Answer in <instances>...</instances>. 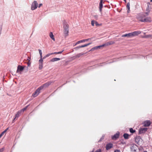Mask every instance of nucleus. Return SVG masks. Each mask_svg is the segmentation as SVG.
Wrapping results in <instances>:
<instances>
[{"instance_id":"6","label":"nucleus","mask_w":152,"mask_h":152,"mask_svg":"<svg viewBox=\"0 0 152 152\" xmlns=\"http://www.w3.org/2000/svg\"><path fill=\"white\" fill-rule=\"evenodd\" d=\"M120 134V132L118 131L114 135L111 136V138L113 140H116L119 137Z\"/></svg>"},{"instance_id":"59","label":"nucleus","mask_w":152,"mask_h":152,"mask_svg":"<svg viewBox=\"0 0 152 152\" xmlns=\"http://www.w3.org/2000/svg\"><path fill=\"white\" fill-rule=\"evenodd\" d=\"M55 52H53L51 53H49V54H50V56L51 55H53V54H56Z\"/></svg>"},{"instance_id":"16","label":"nucleus","mask_w":152,"mask_h":152,"mask_svg":"<svg viewBox=\"0 0 152 152\" xmlns=\"http://www.w3.org/2000/svg\"><path fill=\"white\" fill-rule=\"evenodd\" d=\"M23 113L20 110L18 111L17 113L16 114H15L14 116L15 118H18L19 117L20 115Z\"/></svg>"},{"instance_id":"23","label":"nucleus","mask_w":152,"mask_h":152,"mask_svg":"<svg viewBox=\"0 0 152 152\" xmlns=\"http://www.w3.org/2000/svg\"><path fill=\"white\" fill-rule=\"evenodd\" d=\"M29 105H30V104H29L28 105L26 106L25 107L23 108L22 109H21V110H20L23 113V112L27 109V108L28 107Z\"/></svg>"},{"instance_id":"58","label":"nucleus","mask_w":152,"mask_h":152,"mask_svg":"<svg viewBox=\"0 0 152 152\" xmlns=\"http://www.w3.org/2000/svg\"><path fill=\"white\" fill-rule=\"evenodd\" d=\"M27 59L28 61H30V60L31 59V58L30 57H29L28 56V58Z\"/></svg>"},{"instance_id":"57","label":"nucleus","mask_w":152,"mask_h":152,"mask_svg":"<svg viewBox=\"0 0 152 152\" xmlns=\"http://www.w3.org/2000/svg\"><path fill=\"white\" fill-rule=\"evenodd\" d=\"M42 5H43L42 4V3L39 4V5H38V7L39 8H40L41 6H42Z\"/></svg>"},{"instance_id":"60","label":"nucleus","mask_w":152,"mask_h":152,"mask_svg":"<svg viewBox=\"0 0 152 152\" xmlns=\"http://www.w3.org/2000/svg\"><path fill=\"white\" fill-rule=\"evenodd\" d=\"M94 17L95 18H98V15H94Z\"/></svg>"},{"instance_id":"3","label":"nucleus","mask_w":152,"mask_h":152,"mask_svg":"<svg viewBox=\"0 0 152 152\" xmlns=\"http://www.w3.org/2000/svg\"><path fill=\"white\" fill-rule=\"evenodd\" d=\"M38 6V4L37 1H34L31 4V9L32 10H34L37 8Z\"/></svg>"},{"instance_id":"48","label":"nucleus","mask_w":152,"mask_h":152,"mask_svg":"<svg viewBox=\"0 0 152 152\" xmlns=\"http://www.w3.org/2000/svg\"><path fill=\"white\" fill-rule=\"evenodd\" d=\"M104 7H107L108 9H110V6L109 5H105Z\"/></svg>"},{"instance_id":"28","label":"nucleus","mask_w":152,"mask_h":152,"mask_svg":"<svg viewBox=\"0 0 152 152\" xmlns=\"http://www.w3.org/2000/svg\"><path fill=\"white\" fill-rule=\"evenodd\" d=\"M64 30H69V25H66L63 26Z\"/></svg>"},{"instance_id":"51","label":"nucleus","mask_w":152,"mask_h":152,"mask_svg":"<svg viewBox=\"0 0 152 152\" xmlns=\"http://www.w3.org/2000/svg\"><path fill=\"white\" fill-rule=\"evenodd\" d=\"M87 45H86V44H85L83 45H80V47H81V48H84L85 47H87Z\"/></svg>"},{"instance_id":"39","label":"nucleus","mask_w":152,"mask_h":152,"mask_svg":"<svg viewBox=\"0 0 152 152\" xmlns=\"http://www.w3.org/2000/svg\"><path fill=\"white\" fill-rule=\"evenodd\" d=\"M95 21L94 20H91V25L92 26H94V24H95Z\"/></svg>"},{"instance_id":"49","label":"nucleus","mask_w":152,"mask_h":152,"mask_svg":"<svg viewBox=\"0 0 152 152\" xmlns=\"http://www.w3.org/2000/svg\"><path fill=\"white\" fill-rule=\"evenodd\" d=\"M31 64V62H30V61H29L27 63V69L28 70V67Z\"/></svg>"},{"instance_id":"1","label":"nucleus","mask_w":152,"mask_h":152,"mask_svg":"<svg viewBox=\"0 0 152 152\" xmlns=\"http://www.w3.org/2000/svg\"><path fill=\"white\" fill-rule=\"evenodd\" d=\"M150 2H148L147 3V7L146 10V12L144 14H143V17L148 16V15L151 10V7L150 6Z\"/></svg>"},{"instance_id":"44","label":"nucleus","mask_w":152,"mask_h":152,"mask_svg":"<svg viewBox=\"0 0 152 152\" xmlns=\"http://www.w3.org/2000/svg\"><path fill=\"white\" fill-rule=\"evenodd\" d=\"M38 51H39V54H40V56H42V52L41 50L39 49Z\"/></svg>"},{"instance_id":"4","label":"nucleus","mask_w":152,"mask_h":152,"mask_svg":"<svg viewBox=\"0 0 152 152\" xmlns=\"http://www.w3.org/2000/svg\"><path fill=\"white\" fill-rule=\"evenodd\" d=\"M26 67L25 66H22L20 65H18L17 67V69L16 72L17 73H19L22 72Z\"/></svg>"},{"instance_id":"12","label":"nucleus","mask_w":152,"mask_h":152,"mask_svg":"<svg viewBox=\"0 0 152 152\" xmlns=\"http://www.w3.org/2000/svg\"><path fill=\"white\" fill-rule=\"evenodd\" d=\"M134 139H135V142L137 144L139 142L140 139L141 140H142L141 137L140 136H136V137H134Z\"/></svg>"},{"instance_id":"46","label":"nucleus","mask_w":152,"mask_h":152,"mask_svg":"<svg viewBox=\"0 0 152 152\" xmlns=\"http://www.w3.org/2000/svg\"><path fill=\"white\" fill-rule=\"evenodd\" d=\"M49 56H50V54H49V53H48V54H47L45 56H44L43 57V59H45L46 58L49 57Z\"/></svg>"},{"instance_id":"34","label":"nucleus","mask_w":152,"mask_h":152,"mask_svg":"<svg viewBox=\"0 0 152 152\" xmlns=\"http://www.w3.org/2000/svg\"><path fill=\"white\" fill-rule=\"evenodd\" d=\"M43 66V64H39V70H41Z\"/></svg>"},{"instance_id":"41","label":"nucleus","mask_w":152,"mask_h":152,"mask_svg":"<svg viewBox=\"0 0 152 152\" xmlns=\"http://www.w3.org/2000/svg\"><path fill=\"white\" fill-rule=\"evenodd\" d=\"M121 141V143L122 144H126V142L124 141L123 139H122L121 140H120Z\"/></svg>"},{"instance_id":"22","label":"nucleus","mask_w":152,"mask_h":152,"mask_svg":"<svg viewBox=\"0 0 152 152\" xmlns=\"http://www.w3.org/2000/svg\"><path fill=\"white\" fill-rule=\"evenodd\" d=\"M115 43V42L114 41H109L107 42H106L107 46L109 45H111Z\"/></svg>"},{"instance_id":"18","label":"nucleus","mask_w":152,"mask_h":152,"mask_svg":"<svg viewBox=\"0 0 152 152\" xmlns=\"http://www.w3.org/2000/svg\"><path fill=\"white\" fill-rule=\"evenodd\" d=\"M61 58H53L50 60V61L54 62L56 61H58L60 60Z\"/></svg>"},{"instance_id":"43","label":"nucleus","mask_w":152,"mask_h":152,"mask_svg":"<svg viewBox=\"0 0 152 152\" xmlns=\"http://www.w3.org/2000/svg\"><path fill=\"white\" fill-rule=\"evenodd\" d=\"M39 88H40L41 90H44L45 89L43 85L39 86Z\"/></svg>"},{"instance_id":"30","label":"nucleus","mask_w":152,"mask_h":152,"mask_svg":"<svg viewBox=\"0 0 152 152\" xmlns=\"http://www.w3.org/2000/svg\"><path fill=\"white\" fill-rule=\"evenodd\" d=\"M93 49H94V50H97L98 49H101L100 45L95 46L93 47Z\"/></svg>"},{"instance_id":"13","label":"nucleus","mask_w":152,"mask_h":152,"mask_svg":"<svg viewBox=\"0 0 152 152\" xmlns=\"http://www.w3.org/2000/svg\"><path fill=\"white\" fill-rule=\"evenodd\" d=\"M131 136V134H129L128 133H125L123 135V136L125 140H128Z\"/></svg>"},{"instance_id":"45","label":"nucleus","mask_w":152,"mask_h":152,"mask_svg":"<svg viewBox=\"0 0 152 152\" xmlns=\"http://www.w3.org/2000/svg\"><path fill=\"white\" fill-rule=\"evenodd\" d=\"M93 49V48H92L91 49H90L88 51L86 52L85 53V54L87 53H88L89 52H90V51H93L94 50V49Z\"/></svg>"},{"instance_id":"52","label":"nucleus","mask_w":152,"mask_h":152,"mask_svg":"<svg viewBox=\"0 0 152 152\" xmlns=\"http://www.w3.org/2000/svg\"><path fill=\"white\" fill-rule=\"evenodd\" d=\"M4 147H3L0 149V152H3L4 149Z\"/></svg>"},{"instance_id":"31","label":"nucleus","mask_w":152,"mask_h":152,"mask_svg":"<svg viewBox=\"0 0 152 152\" xmlns=\"http://www.w3.org/2000/svg\"><path fill=\"white\" fill-rule=\"evenodd\" d=\"M101 49L102 48L104 47L107 46L106 42H105L101 45H100Z\"/></svg>"},{"instance_id":"55","label":"nucleus","mask_w":152,"mask_h":152,"mask_svg":"<svg viewBox=\"0 0 152 152\" xmlns=\"http://www.w3.org/2000/svg\"><path fill=\"white\" fill-rule=\"evenodd\" d=\"M114 152H121L119 149H115Z\"/></svg>"},{"instance_id":"20","label":"nucleus","mask_w":152,"mask_h":152,"mask_svg":"<svg viewBox=\"0 0 152 152\" xmlns=\"http://www.w3.org/2000/svg\"><path fill=\"white\" fill-rule=\"evenodd\" d=\"M49 36L50 38L53 40L54 41H55V39L54 37V36L52 32H50V34Z\"/></svg>"},{"instance_id":"47","label":"nucleus","mask_w":152,"mask_h":152,"mask_svg":"<svg viewBox=\"0 0 152 152\" xmlns=\"http://www.w3.org/2000/svg\"><path fill=\"white\" fill-rule=\"evenodd\" d=\"M126 8H130V3L129 2L127 3V5H126Z\"/></svg>"},{"instance_id":"50","label":"nucleus","mask_w":152,"mask_h":152,"mask_svg":"<svg viewBox=\"0 0 152 152\" xmlns=\"http://www.w3.org/2000/svg\"><path fill=\"white\" fill-rule=\"evenodd\" d=\"M95 152H102V150L99 148L96 150Z\"/></svg>"},{"instance_id":"5","label":"nucleus","mask_w":152,"mask_h":152,"mask_svg":"<svg viewBox=\"0 0 152 152\" xmlns=\"http://www.w3.org/2000/svg\"><path fill=\"white\" fill-rule=\"evenodd\" d=\"M91 38H88L87 39H83L80 40H79L76 43H73V46L74 47L76 45H77L78 44L80 43L83 42H84L86 41H89V40H91Z\"/></svg>"},{"instance_id":"26","label":"nucleus","mask_w":152,"mask_h":152,"mask_svg":"<svg viewBox=\"0 0 152 152\" xmlns=\"http://www.w3.org/2000/svg\"><path fill=\"white\" fill-rule=\"evenodd\" d=\"M129 131L132 134L136 132V130H135L133 129L132 128H129Z\"/></svg>"},{"instance_id":"36","label":"nucleus","mask_w":152,"mask_h":152,"mask_svg":"<svg viewBox=\"0 0 152 152\" xmlns=\"http://www.w3.org/2000/svg\"><path fill=\"white\" fill-rule=\"evenodd\" d=\"M63 26H66V25H69L68 24H67V22H66L65 20H63Z\"/></svg>"},{"instance_id":"63","label":"nucleus","mask_w":152,"mask_h":152,"mask_svg":"<svg viewBox=\"0 0 152 152\" xmlns=\"http://www.w3.org/2000/svg\"><path fill=\"white\" fill-rule=\"evenodd\" d=\"M115 61L113 60V61L109 62L108 63H107V64H110V63H113V62H115Z\"/></svg>"},{"instance_id":"8","label":"nucleus","mask_w":152,"mask_h":152,"mask_svg":"<svg viewBox=\"0 0 152 152\" xmlns=\"http://www.w3.org/2000/svg\"><path fill=\"white\" fill-rule=\"evenodd\" d=\"M137 145L135 144H133L130 146V149L131 151L136 152L137 150Z\"/></svg>"},{"instance_id":"7","label":"nucleus","mask_w":152,"mask_h":152,"mask_svg":"<svg viewBox=\"0 0 152 152\" xmlns=\"http://www.w3.org/2000/svg\"><path fill=\"white\" fill-rule=\"evenodd\" d=\"M113 147V144L111 142H108L107 143L105 146L106 149L107 151H108Z\"/></svg>"},{"instance_id":"61","label":"nucleus","mask_w":152,"mask_h":152,"mask_svg":"<svg viewBox=\"0 0 152 152\" xmlns=\"http://www.w3.org/2000/svg\"><path fill=\"white\" fill-rule=\"evenodd\" d=\"M127 12L128 13H129L130 12V8H128L127 9Z\"/></svg>"},{"instance_id":"62","label":"nucleus","mask_w":152,"mask_h":152,"mask_svg":"<svg viewBox=\"0 0 152 152\" xmlns=\"http://www.w3.org/2000/svg\"><path fill=\"white\" fill-rule=\"evenodd\" d=\"M92 42H89L88 43L86 44V45H87V46H88L90 45L91 44Z\"/></svg>"},{"instance_id":"17","label":"nucleus","mask_w":152,"mask_h":152,"mask_svg":"<svg viewBox=\"0 0 152 152\" xmlns=\"http://www.w3.org/2000/svg\"><path fill=\"white\" fill-rule=\"evenodd\" d=\"M69 30H64V34L65 38H66L69 35Z\"/></svg>"},{"instance_id":"25","label":"nucleus","mask_w":152,"mask_h":152,"mask_svg":"<svg viewBox=\"0 0 152 152\" xmlns=\"http://www.w3.org/2000/svg\"><path fill=\"white\" fill-rule=\"evenodd\" d=\"M40 58L39 61V64H43V60L44 59L42 57V56H41Z\"/></svg>"},{"instance_id":"21","label":"nucleus","mask_w":152,"mask_h":152,"mask_svg":"<svg viewBox=\"0 0 152 152\" xmlns=\"http://www.w3.org/2000/svg\"><path fill=\"white\" fill-rule=\"evenodd\" d=\"M5 13L3 11L0 10V18H2L4 17Z\"/></svg>"},{"instance_id":"27","label":"nucleus","mask_w":152,"mask_h":152,"mask_svg":"<svg viewBox=\"0 0 152 152\" xmlns=\"http://www.w3.org/2000/svg\"><path fill=\"white\" fill-rule=\"evenodd\" d=\"M121 37H127V38H130L129 33L123 34L121 36Z\"/></svg>"},{"instance_id":"14","label":"nucleus","mask_w":152,"mask_h":152,"mask_svg":"<svg viewBox=\"0 0 152 152\" xmlns=\"http://www.w3.org/2000/svg\"><path fill=\"white\" fill-rule=\"evenodd\" d=\"M53 82L51 81H48L46 83L43 84L45 88L50 86Z\"/></svg>"},{"instance_id":"2","label":"nucleus","mask_w":152,"mask_h":152,"mask_svg":"<svg viewBox=\"0 0 152 152\" xmlns=\"http://www.w3.org/2000/svg\"><path fill=\"white\" fill-rule=\"evenodd\" d=\"M141 31H135L133 32L129 33L130 38L133 37L141 33Z\"/></svg>"},{"instance_id":"56","label":"nucleus","mask_w":152,"mask_h":152,"mask_svg":"<svg viewBox=\"0 0 152 152\" xmlns=\"http://www.w3.org/2000/svg\"><path fill=\"white\" fill-rule=\"evenodd\" d=\"M16 118H15V117H14H14L13 118L12 121V123H13L15 122Z\"/></svg>"},{"instance_id":"24","label":"nucleus","mask_w":152,"mask_h":152,"mask_svg":"<svg viewBox=\"0 0 152 152\" xmlns=\"http://www.w3.org/2000/svg\"><path fill=\"white\" fill-rule=\"evenodd\" d=\"M39 93H38L36 91H35L32 94V96L34 97H37L39 94Z\"/></svg>"},{"instance_id":"29","label":"nucleus","mask_w":152,"mask_h":152,"mask_svg":"<svg viewBox=\"0 0 152 152\" xmlns=\"http://www.w3.org/2000/svg\"><path fill=\"white\" fill-rule=\"evenodd\" d=\"M85 54V53H78L76 55V57L77 58H79V57H80V56H81L82 55H83L84 54Z\"/></svg>"},{"instance_id":"19","label":"nucleus","mask_w":152,"mask_h":152,"mask_svg":"<svg viewBox=\"0 0 152 152\" xmlns=\"http://www.w3.org/2000/svg\"><path fill=\"white\" fill-rule=\"evenodd\" d=\"M9 129V127L7 128L4 131H3L1 132V133L0 134V138Z\"/></svg>"},{"instance_id":"10","label":"nucleus","mask_w":152,"mask_h":152,"mask_svg":"<svg viewBox=\"0 0 152 152\" xmlns=\"http://www.w3.org/2000/svg\"><path fill=\"white\" fill-rule=\"evenodd\" d=\"M104 64H105V63L103 62V63H100L99 64H95V65H94V66H91L90 67V68L92 67V69H94V68H96V67L102 66L103 65V64H104Z\"/></svg>"},{"instance_id":"40","label":"nucleus","mask_w":152,"mask_h":152,"mask_svg":"<svg viewBox=\"0 0 152 152\" xmlns=\"http://www.w3.org/2000/svg\"><path fill=\"white\" fill-rule=\"evenodd\" d=\"M135 57L137 58H142V55H137V56H136Z\"/></svg>"},{"instance_id":"11","label":"nucleus","mask_w":152,"mask_h":152,"mask_svg":"<svg viewBox=\"0 0 152 152\" xmlns=\"http://www.w3.org/2000/svg\"><path fill=\"white\" fill-rule=\"evenodd\" d=\"M151 19L150 17H148L143 19V22L150 23L151 21Z\"/></svg>"},{"instance_id":"53","label":"nucleus","mask_w":152,"mask_h":152,"mask_svg":"<svg viewBox=\"0 0 152 152\" xmlns=\"http://www.w3.org/2000/svg\"><path fill=\"white\" fill-rule=\"evenodd\" d=\"M148 128H143V133L144 132H145L147 131V129Z\"/></svg>"},{"instance_id":"54","label":"nucleus","mask_w":152,"mask_h":152,"mask_svg":"<svg viewBox=\"0 0 152 152\" xmlns=\"http://www.w3.org/2000/svg\"><path fill=\"white\" fill-rule=\"evenodd\" d=\"M76 58H76V55L75 56H73L71 57L72 59L73 60H75V59Z\"/></svg>"},{"instance_id":"33","label":"nucleus","mask_w":152,"mask_h":152,"mask_svg":"<svg viewBox=\"0 0 152 152\" xmlns=\"http://www.w3.org/2000/svg\"><path fill=\"white\" fill-rule=\"evenodd\" d=\"M104 136H105V135L103 134L102 137L100 138L99 140L98 141V142H101L104 139Z\"/></svg>"},{"instance_id":"9","label":"nucleus","mask_w":152,"mask_h":152,"mask_svg":"<svg viewBox=\"0 0 152 152\" xmlns=\"http://www.w3.org/2000/svg\"><path fill=\"white\" fill-rule=\"evenodd\" d=\"M151 124V122L149 120H146L143 122V126L148 127Z\"/></svg>"},{"instance_id":"42","label":"nucleus","mask_w":152,"mask_h":152,"mask_svg":"<svg viewBox=\"0 0 152 152\" xmlns=\"http://www.w3.org/2000/svg\"><path fill=\"white\" fill-rule=\"evenodd\" d=\"M41 90L40 88L39 87H38L37 89L36 90V92H37L38 93H39V94L40 93V91Z\"/></svg>"},{"instance_id":"32","label":"nucleus","mask_w":152,"mask_h":152,"mask_svg":"<svg viewBox=\"0 0 152 152\" xmlns=\"http://www.w3.org/2000/svg\"><path fill=\"white\" fill-rule=\"evenodd\" d=\"M138 133L140 134L142 133V126L140 127Z\"/></svg>"},{"instance_id":"64","label":"nucleus","mask_w":152,"mask_h":152,"mask_svg":"<svg viewBox=\"0 0 152 152\" xmlns=\"http://www.w3.org/2000/svg\"><path fill=\"white\" fill-rule=\"evenodd\" d=\"M69 82V81H66V83H64V84L63 85H62L61 86V87H62L66 83H68V82Z\"/></svg>"},{"instance_id":"15","label":"nucleus","mask_w":152,"mask_h":152,"mask_svg":"<svg viewBox=\"0 0 152 152\" xmlns=\"http://www.w3.org/2000/svg\"><path fill=\"white\" fill-rule=\"evenodd\" d=\"M137 19L141 22H142V14H139L136 17Z\"/></svg>"},{"instance_id":"35","label":"nucleus","mask_w":152,"mask_h":152,"mask_svg":"<svg viewBox=\"0 0 152 152\" xmlns=\"http://www.w3.org/2000/svg\"><path fill=\"white\" fill-rule=\"evenodd\" d=\"M95 24L96 26H101L102 25V23H99L97 21H95Z\"/></svg>"},{"instance_id":"37","label":"nucleus","mask_w":152,"mask_h":152,"mask_svg":"<svg viewBox=\"0 0 152 152\" xmlns=\"http://www.w3.org/2000/svg\"><path fill=\"white\" fill-rule=\"evenodd\" d=\"M81 47H80V45H79L78 46H77V47H76L75 48H74L73 49L75 50H77L81 48Z\"/></svg>"},{"instance_id":"38","label":"nucleus","mask_w":152,"mask_h":152,"mask_svg":"<svg viewBox=\"0 0 152 152\" xmlns=\"http://www.w3.org/2000/svg\"><path fill=\"white\" fill-rule=\"evenodd\" d=\"M64 51V50H62L58 52H55L56 54H61Z\"/></svg>"}]
</instances>
